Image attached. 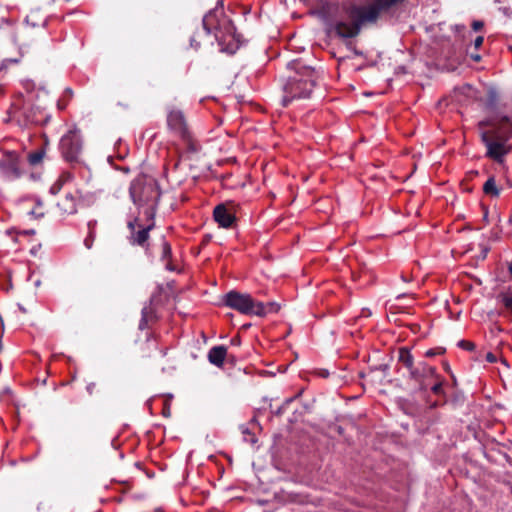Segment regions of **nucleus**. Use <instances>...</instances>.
Returning <instances> with one entry per match:
<instances>
[{
  "mask_svg": "<svg viewBox=\"0 0 512 512\" xmlns=\"http://www.w3.org/2000/svg\"><path fill=\"white\" fill-rule=\"evenodd\" d=\"M399 361L402 362L406 367L411 368L413 363L412 355L406 348L399 350Z\"/></svg>",
  "mask_w": 512,
  "mask_h": 512,
  "instance_id": "12",
  "label": "nucleus"
},
{
  "mask_svg": "<svg viewBox=\"0 0 512 512\" xmlns=\"http://www.w3.org/2000/svg\"><path fill=\"white\" fill-rule=\"evenodd\" d=\"M301 84L302 83L299 80L295 81V83L291 87V92H294L295 95H297L299 97H308L311 92L313 82L311 80L305 81L303 83V88L301 87Z\"/></svg>",
  "mask_w": 512,
  "mask_h": 512,
  "instance_id": "9",
  "label": "nucleus"
},
{
  "mask_svg": "<svg viewBox=\"0 0 512 512\" xmlns=\"http://www.w3.org/2000/svg\"><path fill=\"white\" fill-rule=\"evenodd\" d=\"M499 299L507 309L512 311V295L511 294L502 293L499 295Z\"/></svg>",
  "mask_w": 512,
  "mask_h": 512,
  "instance_id": "15",
  "label": "nucleus"
},
{
  "mask_svg": "<svg viewBox=\"0 0 512 512\" xmlns=\"http://www.w3.org/2000/svg\"><path fill=\"white\" fill-rule=\"evenodd\" d=\"M481 125H487V126H491V127L494 126V124L491 122H482Z\"/></svg>",
  "mask_w": 512,
  "mask_h": 512,
  "instance_id": "30",
  "label": "nucleus"
},
{
  "mask_svg": "<svg viewBox=\"0 0 512 512\" xmlns=\"http://www.w3.org/2000/svg\"><path fill=\"white\" fill-rule=\"evenodd\" d=\"M411 374H412V376H413L414 378H416V379H419V377H420V373H419L417 370H413V371L411 372Z\"/></svg>",
  "mask_w": 512,
  "mask_h": 512,
  "instance_id": "27",
  "label": "nucleus"
},
{
  "mask_svg": "<svg viewBox=\"0 0 512 512\" xmlns=\"http://www.w3.org/2000/svg\"><path fill=\"white\" fill-rule=\"evenodd\" d=\"M382 370H383V373L385 374L386 370H387V366H382Z\"/></svg>",
  "mask_w": 512,
  "mask_h": 512,
  "instance_id": "36",
  "label": "nucleus"
},
{
  "mask_svg": "<svg viewBox=\"0 0 512 512\" xmlns=\"http://www.w3.org/2000/svg\"><path fill=\"white\" fill-rule=\"evenodd\" d=\"M95 388L96 384L94 382H91L86 386V390L89 394H92Z\"/></svg>",
  "mask_w": 512,
  "mask_h": 512,
  "instance_id": "22",
  "label": "nucleus"
},
{
  "mask_svg": "<svg viewBox=\"0 0 512 512\" xmlns=\"http://www.w3.org/2000/svg\"><path fill=\"white\" fill-rule=\"evenodd\" d=\"M483 191L486 195L491 197H498L500 195V188L496 185L494 177H490L485 182Z\"/></svg>",
  "mask_w": 512,
  "mask_h": 512,
  "instance_id": "11",
  "label": "nucleus"
},
{
  "mask_svg": "<svg viewBox=\"0 0 512 512\" xmlns=\"http://www.w3.org/2000/svg\"><path fill=\"white\" fill-rule=\"evenodd\" d=\"M151 228V226L147 227L146 229L138 231L136 234L134 241L140 245H142L148 238V230Z\"/></svg>",
  "mask_w": 512,
  "mask_h": 512,
  "instance_id": "14",
  "label": "nucleus"
},
{
  "mask_svg": "<svg viewBox=\"0 0 512 512\" xmlns=\"http://www.w3.org/2000/svg\"><path fill=\"white\" fill-rule=\"evenodd\" d=\"M0 169L8 178H15L20 174L17 168V158L12 155L5 157L0 162Z\"/></svg>",
  "mask_w": 512,
  "mask_h": 512,
  "instance_id": "6",
  "label": "nucleus"
},
{
  "mask_svg": "<svg viewBox=\"0 0 512 512\" xmlns=\"http://www.w3.org/2000/svg\"><path fill=\"white\" fill-rule=\"evenodd\" d=\"M428 386V384L424 383V382H421V388L422 389H426Z\"/></svg>",
  "mask_w": 512,
  "mask_h": 512,
  "instance_id": "32",
  "label": "nucleus"
},
{
  "mask_svg": "<svg viewBox=\"0 0 512 512\" xmlns=\"http://www.w3.org/2000/svg\"><path fill=\"white\" fill-rule=\"evenodd\" d=\"M459 345L465 349H468V350H473L474 349V344L472 342H468V341H465V340H462L460 341Z\"/></svg>",
  "mask_w": 512,
  "mask_h": 512,
  "instance_id": "18",
  "label": "nucleus"
},
{
  "mask_svg": "<svg viewBox=\"0 0 512 512\" xmlns=\"http://www.w3.org/2000/svg\"><path fill=\"white\" fill-rule=\"evenodd\" d=\"M426 354H427V356H429V357H431V356H434V355H435V353H434L432 350L427 351V353H426Z\"/></svg>",
  "mask_w": 512,
  "mask_h": 512,
  "instance_id": "31",
  "label": "nucleus"
},
{
  "mask_svg": "<svg viewBox=\"0 0 512 512\" xmlns=\"http://www.w3.org/2000/svg\"><path fill=\"white\" fill-rule=\"evenodd\" d=\"M72 141H73V136L67 135V136H65V137L62 139V145H63L64 147H67V146H69L70 144H72Z\"/></svg>",
  "mask_w": 512,
  "mask_h": 512,
  "instance_id": "21",
  "label": "nucleus"
},
{
  "mask_svg": "<svg viewBox=\"0 0 512 512\" xmlns=\"http://www.w3.org/2000/svg\"><path fill=\"white\" fill-rule=\"evenodd\" d=\"M464 90V92L470 96V97H475V91L474 89L470 86V85H466L462 88Z\"/></svg>",
  "mask_w": 512,
  "mask_h": 512,
  "instance_id": "19",
  "label": "nucleus"
},
{
  "mask_svg": "<svg viewBox=\"0 0 512 512\" xmlns=\"http://www.w3.org/2000/svg\"><path fill=\"white\" fill-rule=\"evenodd\" d=\"M431 389L435 394H439L442 391V384L440 382H435L431 386Z\"/></svg>",
  "mask_w": 512,
  "mask_h": 512,
  "instance_id": "20",
  "label": "nucleus"
},
{
  "mask_svg": "<svg viewBox=\"0 0 512 512\" xmlns=\"http://www.w3.org/2000/svg\"><path fill=\"white\" fill-rule=\"evenodd\" d=\"M40 108L34 104V97L30 95L28 98H24L19 95L14 101L11 109L12 117L20 125H28L32 123H38L40 121L38 114Z\"/></svg>",
  "mask_w": 512,
  "mask_h": 512,
  "instance_id": "2",
  "label": "nucleus"
},
{
  "mask_svg": "<svg viewBox=\"0 0 512 512\" xmlns=\"http://www.w3.org/2000/svg\"><path fill=\"white\" fill-rule=\"evenodd\" d=\"M60 190V184L59 183H56L55 185H53L52 187V192L53 193H56Z\"/></svg>",
  "mask_w": 512,
  "mask_h": 512,
  "instance_id": "26",
  "label": "nucleus"
},
{
  "mask_svg": "<svg viewBox=\"0 0 512 512\" xmlns=\"http://www.w3.org/2000/svg\"><path fill=\"white\" fill-rule=\"evenodd\" d=\"M266 314L268 312H278L280 309V305L275 302H270L267 305H265Z\"/></svg>",
  "mask_w": 512,
  "mask_h": 512,
  "instance_id": "16",
  "label": "nucleus"
},
{
  "mask_svg": "<svg viewBox=\"0 0 512 512\" xmlns=\"http://www.w3.org/2000/svg\"><path fill=\"white\" fill-rule=\"evenodd\" d=\"M235 205L232 202L222 203L214 208V219L220 227L229 228L235 221Z\"/></svg>",
  "mask_w": 512,
  "mask_h": 512,
  "instance_id": "4",
  "label": "nucleus"
},
{
  "mask_svg": "<svg viewBox=\"0 0 512 512\" xmlns=\"http://www.w3.org/2000/svg\"><path fill=\"white\" fill-rule=\"evenodd\" d=\"M474 59H475V60H479V59H480V57H479V56H475V57H474Z\"/></svg>",
  "mask_w": 512,
  "mask_h": 512,
  "instance_id": "37",
  "label": "nucleus"
},
{
  "mask_svg": "<svg viewBox=\"0 0 512 512\" xmlns=\"http://www.w3.org/2000/svg\"><path fill=\"white\" fill-rule=\"evenodd\" d=\"M486 360H487L488 362L493 363V362H495L497 359H496V356H495L494 354H492V353H487V355H486Z\"/></svg>",
  "mask_w": 512,
  "mask_h": 512,
  "instance_id": "24",
  "label": "nucleus"
},
{
  "mask_svg": "<svg viewBox=\"0 0 512 512\" xmlns=\"http://www.w3.org/2000/svg\"><path fill=\"white\" fill-rule=\"evenodd\" d=\"M226 348L223 346H216L213 347L208 354L209 361L217 366H220L223 364V361L226 356Z\"/></svg>",
  "mask_w": 512,
  "mask_h": 512,
  "instance_id": "8",
  "label": "nucleus"
},
{
  "mask_svg": "<svg viewBox=\"0 0 512 512\" xmlns=\"http://www.w3.org/2000/svg\"><path fill=\"white\" fill-rule=\"evenodd\" d=\"M472 26H473L474 30H480L483 26V23L480 21H475V22H473Z\"/></svg>",
  "mask_w": 512,
  "mask_h": 512,
  "instance_id": "25",
  "label": "nucleus"
},
{
  "mask_svg": "<svg viewBox=\"0 0 512 512\" xmlns=\"http://www.w3.org/2000/svg\"><path fill=\"white\" fill-rule=\"evenodd\" d=\"M43 158H44V151L39 150V151L33 152L29 155V162L32 165H37L42 162Z\"/></svg>",
  "mask_w": 512,
  "mask_h": 512,
  "instance_id": "13",
  "label": "nucleus"
},
{
  "mask_svg": "<svg viewBox=\"0 0 512 512\" xmlns=\"http://www.w3.org/2000/svg\"><path fill=\"white\" fill-rule=\"evenodd\" d=\"M482 140L487 147V155L497 161L508 152L509 147L504 141L498 140L493 129L482 132Z\"/></svg>",
  "mask_w": 512,
  "mask_h": 512,
  "instance_id": "3",
  "label": "nucleus"
},
{
  "mask_svg": "<svg viewBox=\"0 0 512 512\" xmlns=\"http://www.w3.org/2000/svg\"><path fill=\"white\" fill-rule=\"evenodd\" d=\"M509 272L511 273L512 275V262L509 264Z\"/></svg>",
  "mask_w": 512,
  "mask_h": 512,
  "instance_id": "35",
  "label": "nucleus"
},
{
  "mask_svg": "<svg viewBox=\"0 0 512 512\" xmlns=\"http://www.w3.org/2000/svg\"><path fill=\"white\" fill-rule=\"evenodd\" d=\"M58 207L65 213H73L76 209V198L72 194H67L58 202Z\"/></svg>",
  "mask_w": 512,
  "mask_h": 512,
  "instance_id": "10",
  "label": "nucleus"
},
{
  "mask_svg": "<svg viewBox=\"0 0 512 512\" xmlns=\"http://www.w3.org/2000/svg\"><path fill=\"white\" fill-rule=\"evenodd\" d=\"M153 192V184L143 176L137 177L130 187L132 200L136 202L146 201L149 194Z\"/></svg>",
  "mask_w": 512,
  "mask_h": 512,
  "instance_id": "5",
  "label": "nucleus"
},
{
  "mask_svg": "<svg viewBox=\"0 0 512 512\" xmlns=\"http://www.w3.org/2000/svg\"><path fill=\"white\" fill-rule=\"evenodd\" d=\"M501 364H502V366H504L505 368H507V367H508V363H507V361H506L505 359H501Z\"/></svg>",
  "mask_w": 512,
  "mask_h": 512,
  "instance_id": "29",
  "label": "nucleus"
},
{
  "mask_svg": "<svg viewBox=\"0 0 512 512\" xmlns=\"http://www.w3.org/2000/svg\"><path fill=\"white\" fill-rule=\"evenodd\" d=\"M423 374L427 379L434 377L435 371L431 367H424L423 368Z\"/></svg>",
  "mask_w": 512,
  "mask_h": 512,
  "instance_id": "17",
  "label": "nucleus"
},
{
  "mask_svg": "<svg viewBox=\"0 0 512 512\" xmlns=\"http://www.w3.org/2000/svg\"><path fill=\"white\" fill-rule=\"evenodd\" d=\"M482 43H483V37L478 36L474 41L475 48H479L482 45Z\"/></svg>",
  "mask_w": 512,
  "mask_h": 512,
  "instance_id": "23",
  "label": "nucleus"
},
{
  "mask_svg": "<svg viewBox=\"0 0 512 512\" xmlns=\"http://www.w3.org/2000/svg\"><path fill=\"white\" fill-rule=\"evenodd\" d=\"M226 306L241 314L263 317L266 315L265 304L255 301L249 294L230 291L224 296Z\"/></svg>",
  "mask_w": 512,
  "mask_h": 512,
  "instance_id": "1",
  "label": "nucleus"
},
{
  "mask_svg": "<svg viewBox=\"0 0 512 512\" xmlns=\"http://www.w3.org/2000/svg\"><path fill=\"white\" fill-rule=\"evenodd\" d=\"M164 253L165 255H168L170 253V247L168 246V244H164Z\"/></svg>",
  "mask_w": 512,
  "mask_h": 512,
  "instance_id": "28",
  "label": "nucleus"
},
{
  "mask_svg": "<svg viewBox=\"0 0 512 512\" xmlns=\"http://www.w3.org/2000/svg\"><path fill=\"white\" fill-rule=\"evenodd\" d=\"M169 126L181 135L186 133V125L182 112L171 111L168 118Z\"/></svg>",
  "mask_w": 512,
  "mask_h": 512,
  "instance_id": "7",
  "label": "nucleus"
},
{
  "mask_svg": "<svg viewBox=\"0 0 512 512\" xmlns=\"http://www.w3.org/2000/svg\"><path fill=\"white\" fill-rule=\"evenodd\" d=\"M79 149H80V145H79V143L77 142V143H76V145H75V149H74V150H75V152H77Z\"/></svg>",
  "mask_w": 512,
  "mask_h": 512,
  "instance_id": "33",
  "label": "nucleus"
},
{
  "mask_svg": "<svg viewBox=\"0 0 512 512\" xmlns=\"http://www.w3.org/2000/svg\"><path fill=\"white\" fill-rule=\"evenodd\" d=\"M487 253H488V249H487V248H485V249L483 250V258H485V257H486Z\"/></svg>",
  "mask_w": 512,
  "mask_h": 512,
  "instance_id": "34",
  "label": "nucleus"
}]
</instances>
